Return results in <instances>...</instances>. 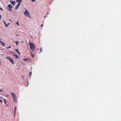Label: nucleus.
Returning <instances> with one entry per match:
<instances>
[{
	"label": "nucleus",
	"instance_id": "6ab92c4d",
	"mask_svg": "<svg viewBox=\"0 0 121 121\" xmlns=\"http://www.w3.org/2000/svg\"><path fill=\"white\" fill-rule=\"evenodd\" d=\"M32 72H30V73H29V75L30 76H31V74H32Z\"/></svg>",
	"mask_w": 121,
	"mask_h": 121
},
{
	"label": "nucleus",
	"instance_id": "412c9836",
	"mask_svg": "<svg viewBox=\"0 0 121 121\" xmlns=\"http://www.w3.org/2000/svg\"><path fill=\"white\" fill-rule=\"evenodd\" d=\"M2 100L1 99H0V102H1V103H2Z\"/></svg>",
	"mask_w": 121,
	"mask_h": 121
},
{
	"label": "nucleus",
	"instance_id": "7ed1b4c3",
	"mask_svg": "<svg viewBox=\"0 0 121 121\" xmlns=\"http://www.w3.org/2000/svg\"><path fill=\"white\" fill-rule=\"evenodd\" d=\"M6 58L9 61L12 63V64H14V62L13 61V59H12L10 56H7Z\"/></svg>",
	"mask_w": 121,
	"mask_h": 121
},
{
	"label": "nucleus",
	"instance_id": "f8f14e48",
	"mask_svg": "<svg viewBox=\"0 0 121 121\" xmlns=\"http://www.w3.org/2000/svg\"><path fill=\"white\" fill-rule=\"evenodd\" d=\"M0 43L2 44L3 46H4L5 45V44L4 43L1 42Z\"/></svg>",
	"mask_w": 121,
	"mask_h": 121
},
{
	"label": "nucleus",
	"instance_id": "6e6552de",
	"mask_svg": "<svg viewBox=\"0 0 121 121\" xmlns=\"http://www.w3.org/2000/svg\"><path fill=\"white\" fill-rule=\"evenodd\" d=\"M11 3L13 5H14L15 3V1H14L13 2H11Z\"/></svg>",
	"mask_w": 121,
	"mask_h": 121
},
{
	"label": "nucleus",
	"instance_id": "a211bd4d",
	"mask_svg": "<svg viewBox=\"0 0 121 121\" xmlns=\"http://www.w3.org/2000/svg\"><path fill=\"white\" fill-rule=\"evenodd\" d=\"M11 48V46H9L8 47H6V48H7L8 49V48Z\"/></svg>",
	"mask_w": 121,
	"mask_h": 121
},
{
	"label": "nucleus",
	"instance_id": "c85d7f7f",
	"mask_svg": "<svg viewBox=\"0 0 121 121\" xmlns=\"http://www.w3.org/2000/svg\"><path fill=\"white\" fill-rule=\"evenodd\" d=\"M16 35L17 36H19V35Z\"/></svg>",
	"mask_w": 121,
	"mask_h": 121
},
{
	"label": "nucleus",
	"instance_id": "bb28decb",
	"mask_svg": "<svg viewBox=\"0 0 121 121\" xmlns=\"http://www.w3.org/2000/svg\"><path fill=\"white\" fill-rule=\"evenodd\" d=\"M41 27H43V25L42 24H41Z\"/></svg>",
	"mask_w": 121,
	"mask_h": 121
},
{
	"label": "nucleus",
	"instance_id": "5701e85b",
	"mask_svg": "<svg viewBox=\"0 0 121 121\" xmlns=\"http://www.w3.org/2000/svg\"><path fill=\"white\" fill-rule=\"evenodd\" d=\"M16 23L17 25H19L18 22H17V23Z\"/></svg>",
	"mask_w": 121,
	"mask_h": 121
},
{
	"label": "nucleus",
	"instance_id": "2eb2a0df",
	"mask_svg": "<svg viewBox=\"0 0 121 121\" xmlns=\"http://www.w3.org/2000/svg\"><path fill=\"white\" fill-rule=\"evenodd\" d=\"M23 60L25 61H27L28 60H28H27V59H25V58H24Z\"/></svg>",
	"mask_w": 121,
	"mask_h": 121
},
{
	"label": "nucleus",
	"instance_id": "423d86ee",
	"mask_svg": "<svg viewBox=\"0 0 121 121\" xmlns=\"http://www.w3.org/2000/svg\"><path fill=\"white\" fill-rule=\"evenodd\" d=\"M20 5V3H18V4L17 6H16L15 8V9H17L18 8L19 6Z\"/></svg>",
	"mask_w": 121,
	"mask_h": 121
},
{
	"label": "nucleus",
	"instance_id": "ddd939ff",
	"mask_svg": "<svg viewBox=\"0 0 121 121\" xmlns=\"http://www.w3.org/2000/svg\"><path fill=\"white\" fill-rule=\"evenodd\" d=\"M30 55L32 56V58H34V55H33L32 53L31 52H30Z\"/></svg>",
	"mask_w": 121,
	"mask_h": 121
},
{
	"label": "nucleus",
	"instance_id": "f03ea898",
	"mask_svg": "<svg viewBox=\"0 0 121 121\" xmlns=\"http://www.w3.org/2000/svg\"><path fill=\"white\" fill-rule=\"evenodd\" d=\"M11 94L13 96V100L14 102H16L17 101V96L15 95V94L11 92Z\"/></svg>",
	"mask_w": 121,
	"mask_h": 121
},
{
	"label": "nucleus",
	"instance_id": "393cba45",
	"mask_svg": "<svg viewBox=\"0 0 121 121\" xmlns=\"http://www.w3.org/2000/svg\"><path fill=\"white\" fill-rule=\"evenodd\" d=\"M1 15L0 14V20L1 18Z\"/></svg>",
	"mask_w": 121,
	"mask_h": 121
},
{
	"label": "nucleus",
	"instance_id": "1a4fd4ad",
	"mask_svg": "<svg viewBox=\"0 0 121 121\" xmlns=\"http://www.w3.org/2000/svg\"><path fill=\"white\" fill-rule=\"evenodd\" d=\"M15 51L18 53L19 55H20V53L18 51V50L17 49H16L15 50Z\"/></svg>",
	"mask_w": 121,
	"mask_h": 121
},
{
	"label": "nucleus",
	"instance_id": "9b49d317",
	"mask_svg": "<svg viewBox=\"0 0 121 121\" xmlns=\"http://www.w3.org/2000/svg\"><path fill=\"white\" fill-rule=\"evenodd\" d=\"M17 108L16 107H15L14 108V115H15V114L16 112V109Z\"/></svg>",
	"mask_w": 121,
	"mask_h": 121
},
{
	"label": "nucleus",
	"instance_id": "a878e982",
	"mask_svg": "<svg viewBox=\"0 0 121 121\" xmlns=\"http://www.w3.org/2000/svg\"><path fill=\"white\" fill-rule=\"evenodd\" d=\"M32 2H34L35 1V0H31Z\"/></svg>",
	"mask_w": 121,
	"mask_h": 121
},
{
	"label": "nucleus",
	"instance_id": "dca6fc26",
	"mask_svg": "<svg viewBox=\"0 0 121 121\" xmlns=\"http://www.w3.org/2000/svg\"><path fill=\"white\" fill-rule=\"evenodd\" d=\"M14 42L16 43V45H17L18 43V41H17L16 42Z\"/></svg>",
	"mask_w": 121,
	"mask_h": 121
},
{
	"label": "nucleus",
	"instance_id": "b1692460",
	"mask_svg": "<svg viewBox=\"0 0 121 121\" xmlns=\"http://www.w3.org/2000/svg\"><path fill=\"white\" fill-rule=\"evenodd\" d=\"M10 23H8L7 24V25H8H8H9V24H10Z\"/></svg>",
	"mask_w": 121,
	"mask_h": 121
},
{
	"label": "nucleus",
	"instance_id": "39448f33",
	"mask_svg": "<svg viewBox=\"0 0 121 121\" xmlns=\"http://www.w3.org/2000/svg\"><path fill=\"white\" fill-rule=\"evenodd\" d=\"M12 6L10 4H9L8 5V7L7 9L9 11H11V9L12 8Z\"/></svg>",
	"mask_w": 121,
	"mask_h": 121
},
{
	"label": "nucleus",
	"instance_id": "f257e3e1",
	"mask_svg": "<svg viewBox=\"0 0 121 121\" xmlns=\"http://www.w3.org/2000/svg\"><path fill=\"white\" fill-rule=\"evenodd\" d=\"M28 44L30 46V49L31 50L33 51H34L35 48V44L33 43H31L30 41H29Z\"/></svg>",
	"mask_w": 121,
	"mask_h": 121
},
{
	"label": "nucleus",
	"instance_id": "aec40b11",
	"mask_svg": "<svg viewBox=\"0 0 121 121\" xmlns=\"http://www.w3.org/2000/svg\"><path fill=\"white\" fill-rule=\"evenodd\" d=\"M3 9L1 8H0V10H3Z\"/></svg>",
	"mask_w": 121,
	"mask_h": 121
},
{
	"label": "nucleus",
	"instance_id": "4468645a",
	"mask_svg": "<svg viewBox=\"0 0 121 121\" xmlns=\"http://www.w3.org/2000/svg\"><path fill=\"white\" fill-rule=\"evenodd\" d=\"M3 22H4V24L5 25V26H6V27H7L8 26V25H7L6 24V23H5V22L4 21Z\"/></svg>",
	"mask_w": 121,
	"mask_h": 121
},
{
	"label": "nucleus",
	"instance_id": "f3484780",
	"mask_svg": "<svg viewBox=\"0 0 121 121\" xmlns=\"http://www.w3.org/2000/svg\"><path fill=\"white\" fill-rule=\"evenodd\" d=\"M40 51L39 52V53H40L42 51V47H41V48H40Z\"/></svg>",
	"mask_w": 121,
	"mask_h": 121
},
{
	"label": "nucleus",
	"instance_id": "4be33fe9",
	"mask_svg": "<svg viewBox=\"0 0 121 121\" xmlns=\"http://www.w3.org/2000/svg\"><path fill=\"white\" fill-rule=\"evenodd\" d=\"M4 101L5 102V104H6V101L5 100H4Z\"/></svg>",
	"mask_w": 121,
	"mask_h": 121
},
{
	"label": "nucleus",
	"instance_id": "20e7f679",
	"mask_svg": "<svg viewBox=\"0 0 121 121\" xmlns=\"http://www.w3.org/2000/svg\"><path fill=\"white\" fill-rule=\"evenodd\" d=\"M24 13L25 15V16H28L30 18H31L30 15H29V13L26 9L25 12H24Z\"/></svg>",
	"mask_w": 121,
	"mask_h": 121
},
{
	"label": "nucleus",
	"instance_id": "9d476101",
	"mask_svg": "<svg viewBox=\"0 0 121 121\" xmlns=\"http://www.w3.org/2000/svg\"><path fill=\"white\" fill-rule=\"evenodd\" d=\"M16 2H18L20 3L22 2V0H17Z\"/></svg>",
	"mask_w": 121,
	"mask_h": 121
},
{
	"label": "nucleus",
	"instance_id": "0eeeda50",
	"mask_svg": "<svg viewBox=\"0 0 121 121\" xmlns=\"http://www.w3.org/2000/svg\"><path fill=\"white\" fill-rule=\"evenodd\" d=\"M13 56L14 57H15L16 59H17V58H18L19 57L17 55L14 54L13 55Z\"/></svg>",
	"mask_w": 121,
	"mask_h": 121
},
{
	"label": "nucleus",
	"instance_id": "cd10ccee",
	"mask_svg": "<svg viewBox=\"0 0 121 121\" xmlns=\"http://www.w3.org/2000/svg\"><path fill=\"white\" fill-rule=\"evenodd\" d=\"M0 91H3L2 90L0 89Z\"/></svg>",
	"mask_w": 121,
	"mask_h": 121
}]
</instances>
